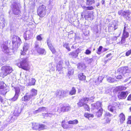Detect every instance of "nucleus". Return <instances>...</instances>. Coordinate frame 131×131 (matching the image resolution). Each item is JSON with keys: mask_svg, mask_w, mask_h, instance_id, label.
<instances>
[{"mask_svg": "<svg viewBox=\"0 0 131 131\" xmlns=\"http://www.w3.org/2000/svg\"><path fill=\"white\" fill-rule=\"evenodd\" d=\"M19 67L26 70H28L29 68L28 67V64L27 62V58H23L18 64Z\"/></svg>", "mask_w": 131, "mask_h": 131, "instance_id": "5", "label": "nucleus"}, {"mask_svg": "<svg viewBox=\"0 0 131 131\" xmlns=\"http://www.w3.org/2000/svg\"><path fill=\"white\" fill-rule=\"evenodd\" d=\"M76 92V90L75 88L74 87L72 88L71 90L70 91L69 94L70 95H72L75 94Z\"/></svg>", "mask_w": 131, "mask_h": 131, "instance_id": "42", "label": "nucleus"}, {"mask_svg": "<svg viewBox=\"0 0 131 131\" xmlns=\"http://www.w3.org/2000/svg\"><path fill=\"white\" fill-rule=\"evenodd\" d=\"M125 89H126L124 87L122 86H119L116 87L115 90V91H121L123 90H124Z\"/></svg>", "mask_w": 131, "mask_h": 131, "instance_id": "36", "label": "nucleus"}, {"mask_svg": "<svg viewBox=\"0 0 131 131\" xmlns=\"http://www.w3.org/2000/svg\"><path fill=\"white\" fill-rule=\"evenodd\" d=\"M58 109L57 111L59 113L61 112H65L69 110L70 107L68 106H64L62 105H60L59 107H58Z\"/></svg>", "mask_w": 131, "mask_h": 131, "instance_id": "11", "label": "nucleus"}, {"mask_svg": "<svg viewBox=\"0 0 131 131\" xmlns=\"http://www.w3.org/2000/svg\"><path fill=\"white\" fill-rule=\"evenodd\" d=\"M6 20L3 17L0 18V26H1L3 27L5 26L6 24Z\"/></svg>", "mask_w": 131, "mask_h": 131, "instance_id": "26", "label": "nucleus"}, {"mask_svg": "<svg viewBox=\"0 0 131 131\" xmlns=\"http://www.w3.org/2000/svg\"><path fill=\"white\" fill-rule=\"evenodd\" d=\"M13 38L12 50L13 51V52H9L7 53V54L8 57L9 58L14 57L15 55V52L17 50L21 43V40L18 36L14 35Z\"/></svg>", "mask_w": 131, "mask_h": 131, "instance_id": "1", "label": "nucleus"}, {"mask_svg": "<svg viewBox=\"0 0 131 131\" xmlns=\"http://www.w3.org/2000/svg\"><path fill=\"white\" fill-rule=\"evenodd\" d=\"M36 80L34 79H32L31 80L30 83V85H35Z\"/></svg>", "mask_w": 131, "mask_h": 131, "instance_id": "48", "label": "nucleus"}, {"mask_svg": "<svg viewBox=\"0 0 131 131\" xmlns=\"http://www.w3.org/2000/svg\"><path fill=\"white\" fill-rule=\"evenodd\" d=\"M95 3V1L94 0H87L86 2V5L88 6H91Z\"/></svg>", "mask_w": 131, "mask_h": 131, "instance_id": "32", "label": "nucleus"}, {"mask_svg": "<svg viewBox=\"0 0 131 131\" xmlns=\"http://www.w3.org/2000/svg\"><path fill=\"white\" fill-rule=\"evenodd\" d=\"M111 120L110 118H106V122L105 123L107 124L109 123L110 122Z\"/></svg>", "mask_w": 131, "mask_h": 131, "instance_id": "56", "label": "nucleus"}, {"mask_svg": "<svg viewBox=\"0 0 131 131\" xmlns=\"http://www.w3.org/2000/svg\"><path fill=\"white\" fill-rule=\"evenodd\" d=\"M67 93V92L65 91L58 90L55 92V94L57 97L61 99L66 96Z\"/></svg>", "mask_w": 131, "mask_h": 131, "instance_id": "9", "label": "nucleus"}, {"mask_svg": "<svg viewBox=\"0 0 131 131\" xmlns=\"http://www.w3.org/2000/svg\"><path fill=\"white\" fill-rule=\"evenodd\" d=\"M0 100L1 102H4V99H3V97L1 96H0Z\"/></svg>", "mask_w": 131, "mask_h": 131, "instance_id": "64", "label": "nucleus"}, {"mask_svg": "<svg viewBox=\"0 0 131 131\" xmlns=\"http://www.w3.org/2000/svg\"><path fill=\"white\" fill-rule=\"evenodd\" d=\"M120 122L121 124H123L125 120V115L123 113H121L119 115Z\"/></svg>", "mask_w": 131, "mask_h": 131, "instance_id": "23", "label": "nucleus"}, {"mask_svg": "<svg viewBox=\"0 0 131 131\" xmlns=\"http://www.w3.org/2000/svg\"><path fill=\"white\" fill-rule=\"evenodd\" d=\"M62 126L63 128L64 129H67L68 128V125L66 124H62Z\"/></svg>", "mask_w": 131, "mask_h": 131, "instance_id": "55", "label": "nucleus"}, {"mask_svg": "<svg viewBox=\"0 0 131 131\" xmlns=\"http://www.w3.org/2000/svg\"><path fill=\"white\" fill-rule=\"evenodd\" d=\"M2 77L4 78L11 73L13 71L12 68L9 66H2L1 69Z\"/></svg>", "mask_w": 131, "mask_h": 131, "instance_id": "4", "label": "nucleus"}, {"mask_svg": "<svg viewBox=\"0 0 131 131\" xmlns=\"http://www.w3.org/2000/svg\"><path fill=\"white\" fill-rule=\"evenodd\" d=\"M123 11H123L122 10H119L118 12V14L119 15H120L123 16Z\"/></svg>", "mask_w": 131, "mask_h": 131, "instance_id": "54", "label": "nucleus"}, {"mask_svg": "<svg viewBox=\"0 0 131 131\" xmlns=\"http://www.w3.org/2000/svg\"><path fill=\"white\" fill-rule=\"evenodd\" d=\"M129 36L128 32L126 31L123 32V34L122 37L126 38Z\"/></svg>", "mask_w": 131, "mask_h": 131, "instance_id": "44", "label": "nucleus"}, {"mask_svg": "<svg viewBox=\"0 0 131 131\" xmlns=\"http://www.w3.org/2000/svg\"><path fill=\"white\" fill-rule=\"evenodd\" d=\"M91 53V51L88 49L86 50L85 53L86 54H89Z\"/></svg>", "mask_w": 131, "mask_h": 131, "instance_id": "52", "label": "nucleus"}, {"mask_svg": "<svg viewBox=\"0 0 131 131\" xmlns=\"http://www.w3.org/2000/svg\"><path fill=\"white\" fill-rule=\"evenodd\" d=\"M43 108H44V107H40L38 109V110H36L35 112L36 113H37L38 112H40L42 111V109Z\"/></svg>", "mask_w": 131, "mask_h": 131, "instance_id": "51", "label": "nucleus"}, {"mask_svg": "<svg viewBox=\"0 0 131 131\" xmlns=\"http://www.w3.org/2000/svg\"><path fill=\"white\" fill-rule=\"evenodd\" d=\"M11 7L14 14L16 15L18 19L22 18V16L19 10L18 4L15 2H13L11 6Z\"/></svg>", "mask_w": 131, "mask_h": 131, "instance_id": "3", "label": "nucleus"}, {"mask_svg": "<svg viewBox=\"0 0 131 131\" xmlns=\"http://www.w3.org/2000/svg\"><path fill=\"white\" fill-rule=\"evenodd\" d=\"M2 51L5 53H7L9 52L8 47L6 44H3L1 45Z\"/></svg>", "mask_w": 131, "mask_h": 131, "instance_id": "20", "label": "nucleus"}, {"mask_svg": "<svg viewBox=\"0 0 131 131\" xmlns=\"http://www.w3.org/2000/svg\"><path fill=\"white\" fill-rule=\"evenodd\" d=\"M33 34L29 30L26 31L24 34V37L25 40L29 39L32 37Z\"/></svg>", "mask_w": 131, "mask_h": 131, "instance_id": "13", "label": "nucleus"}, {"mask_svg": "<svg viewBox=\"0 0 131 131\" xmlns=\"http://www.w3.org/2000/svg\"><path fill=\"white\" fill-rule=\"evenodd\" d=\"M40 48L39 47L38 42L37 41H36L35 43V46L34 47L35 50L37 51Z\"/></svg>", "mask_w": 131, "mask_h": 131, "instance_id": "43", "label": "nucleus"}, {"mask_svg": "<svg viewBox=\"0 0 131 131\" xmlns=\"http://www.w3.org/2000/svg\"><path fill=\"white\" fill-rule=\"evenodd\" d=\"M127 100L128 101L131 100V94L128 97Z\"/></svg>", "mask_w": 131, "mask_h": 131, "instance_id": "62", "label": "nucleus"}, {"mask_svg": "<svg viewBox=\"0 0 131 131\" xmlns=\"http://www.w3.org/2000/svg\"><path fill=\"white\" fill-rule=\"evenodd\" d=\"M129 70L128 67L125 66L118 69L117 72L119 73H122L124 76L127 77L129 75Z\"/></svg>", "mask_w": 131, "mask_h": 131, "instance_id": "6", "label": "nucleus"}, {"mask_svg": "<svg viewBox=\"0 0 131 131\" xmlns=\"http://www.w3.org/2000/svg\"><path fill=\"white\" fill-rule=\"evenodd\" d=\"M53 114L52 113H47V114H46V115H47V116H51V115H53Z\"/></svg>", "mask_w": 131, "mask_h": 131, "instance_id": "63", "label": "nucleus"}, {"mask_svg": "<svg viewBox=\"0 0 131 131\" xmlns=\"http://www.w3.org/2000/svg\"><path fill=\"white\" fill-rule=\"evenodd\" d=\"M91 105L94 108L97 109H100L101 108H102V103L99 101H97L95 103L92 104Z\"/></svg>", "mask_w": 131, "mask_h": 131, "instance_id": "17", "label": "nucleus"}, {"mask_svg": "<svg viewBox=\"0 0 131 131\" xmlns=\"http://www.w3.org/2000/svg\"><path fill=\"white\" fill-rule=\"evenodd\" d=\"M89 100L88 97H84L80 100L78 103H77L78 106V107H81L83 106L85 103H86Z\"/></svg>", "mask_w": 131, "mask_h": 131, "instance_id": "12", "label": "nucleus"}, {"mask_svg": "<svg viewBox=\"0 0 131 131\" xmlns=\"http://www.w3.org/2000/svg\"><path fill=\"white\" fill-rule=\"evenodd\" d=\"M108 109L110 111L113 112L114 110H115L116 108L114 106L111 105H109L108 107Z\"/></svg>", "mask_w": 131, "mask_h": 131, "instance_id": "37", "label": "nucleus"}, {"mask_svg": "<svg viewBox=\"0 0 131 131\" xmlns=\"http://www.w3.org/2000/svg\"><path fill=\"white\" fill-rule=\"evenodd\" d=\"M93 15L92 12L90 11H86V14L84 16L85 19L88 20H92L93 19Z\"/></svg>", "mask_w": 131, "mask_h": 131, "instance_id": "14", "label": "nucleus"}, {"mask_svg": "<svg viewBox=\"0 0 131 131\" xmlns=\"http://www.w3.org/2000/svg\"><path fill=\"white\" fill-rule=\"evenodd\" d=\"M74 72V70L73 69H71L70 70H69L68 73L67 74V76L70 78V76L73 75Z\"/></svg>", "mask_w": 131, "mask_h": 131, "instance_id": "40", "label": "nucleus"}, {"mask_svg": "<svg viewBox=\"0 0 131 131\" xmlns=\"http://www.w3.org/2000/svg\"><path fill=\"white\" fill-rule=\"evenodd\" d=\"M50 50H51V52H52L53 54H54L56 53V50L54 48H53L52 49Z\"/></svg>", "mask_w": 131, "mask_h": 131, "instance_id": "59", "label": "nucleus"}, {"mask_svg": "<svg viewBox=\"0 0 131 131\" xmlns=\"http://www.w3.org/2000/svg\"><path fill=\"white\" fill-rule=\"evenodd\" d=\"M62 66L63 68H68L69 69L70 67V65L69 64V60L68 59H66L65 60L64 63L63 62L62 63Z\"/></svg>", "mask_w": 131, "mask_h": 131, "instance_id": "22", "label": "nucleus"}, {"mask_svg": "<svg viewBox=\"0 0 131 131\" xmlns=\"http://www.w3.org/2000/svg\"><path fill=\"white\" fill-rule=\"evenodd\" d=\"M82 7L85 10H92L94 8V7L92 6L86 7L84 5L82 6Z\"/></svg>", "mask_w": 131, "mask_h": 131, "instance_id": "33", "label": "nucleus"}, {"mask_svg": "<svg viewBox=\"0 0 131 131\" xmlns=\"http://www.w3.org/2000/svg\"><path fill=\"white\" fill-rule=\"evenodd\" d=\"M122 78V77L121 75H118L117 76L116 78L118 79H121Z\"/></svg>", "mask_w": 131, "mask_h": 131, "instance_id": "61", "label": "nucleus"}, {"mask_svg": "<svg viewBox=\"0 0 131 131\" xmlns=\"http://www.w3.org/2000/svg\"><path fill=\"white\" fill-rule=\"evenodd\" d=\"M131 11L129 10L124 11L123 13V16L127 20L129 21L131 20Z\"/></svg>", "mask_w": 131, "mask_h": 131, "instance_id": "10", "label": "nucleus"}, {"mask_svg": "<svg viewBox=\"0 0 131 131\" xmlns=\"http://www.w3.org/2000/svg\"><path fill=\"white\" fill-rule=\"evenodd\" d=\"M29 48L28 45L27 43H25L24 44L23 47V50L24 51H26Z\"/></svg>", "mask_w": 131, "mask_h": 131, "instance_id": "41", "label": "nucleus"}, {"mask_svg": "<svg viewBox=\"0 0 131 131\" xmlns=\"http://www.w3.org/2000/svg\"><path fill=\"white\" fill-rule=\"evenodd\" d=\"M102 48L103 47L102 46H100L98 49L97 51V53L98 54H100Z\"/></svg>", "mask_w": 131, "mask_h": 131, "instance_id": "50", "label": "nucleus"}, {"mask_svg": "<svg viewBox=\"0 0 131 131\" xmlns=\"http://www.w3.org/2000/svg\"><path fill=\"white\" fill-rule=\"evenodd\" d=\"M31 124V128L32 129L39 131V124L34 122L32 123Z\"/></svg>", "mask_w": 131, "mask_h": 131, "instance_id": "21", "label": "nucleus"}, {"mask_svg": "<svg viewBox=\"0 0 131 131\" xmlns=\"http://www.w3.org/2000/svg\"><path fill=\"white\" fill-rule=\"evenodd\" d=\"M85 61L88 64H90L92 62L94 61L93 60V57L92 58L90 59L87 58L85 59Z\"/></svg>", "mask_w": 131, "mask_h": 131, "instance_id": "35", "label": "nucleus"}, {"mask_svg": "<svg viewBox=\"0 0 131 131\" xmlns=\"http://www.w3.org/2000/svg\"><path fill=\"white\" fill-rule=\"evenodd\" d=\"M83 106L84 107V108L85 109V110L88 111V110L89 109L88 106L85 103H84Z\"/></svg>", "mask_w": 131, "mask_h": 131, "instance_id": "49", "label": "nucleus"}, {"mask_svg": "<svg viewBox=\"0 0 131 131\" xmlns=\"http://www.w3.org/2000/svg\"><path fill=\"white\" fill-rule=\"evenodd\" d=\"M39 41H41L42 39V38L41 37L40 35L37 36L36 38Z\"/></svg>", "mask_w": 131, "mask_h": 131, "instance_id": "53", "label": "nucleus"}, {"mask_svg": "<svg viewBox=\"0 0 131 131\" xmlns=\"http://www.w3.org/2000/svg\"><path fill=\"white\" fill-rule=\"evenodd\" d=\"M128 94L127 92L122 91L119 94H118L117 96L118 98L121 99H125L126 97Z\"/></svg>", "mask_w": 131, "mask_h": 131, "instance_id": "18", "label": "nucleus"}, {"mask_svg": "<svg viewBox=\"0 0 131 131\" xmlns=\"http://www.w3.org/2000/svg\"><path fill=\"white\" fill-rule=\"evenodd\" d=\"M46 7L42 5L40 6L38 8L37 10V14L38 15L41 17H43L46 15Z\"/></svg>", "mask_w": 131, "mask_h": 131, "instance_id": "7", "label": "nucleus"}, {"mask_svg": "<svg viewBox=\"0 0 131 131\" xmlns=\"http://www.w3.org/2000/svg\"><path fill=\"white\" fill-rule=\"evenodd\" d=\"M86 68L85 64L83 63H79L78 64L77 68L80 70L84 69Z\"/></svg>", "mask_w": 131, "mask_h": 131, "instance_id": "25", "label": "nucleus"}, {"mask_svg": "<svg viewBox=\"0 0 131 131\" xmlns=\"http://www.w3.org/2000/svg\"><path fill=\"white\" fill-rule=\"evenodd\" d=\"M78 123V121L77 119H75L73 121H70L68 122V123L69 124H76Z\"/></svg>", "mask_w": 131, "mask_h": 131, "instance_id": "38", "label": "nucleus"}, {"mask_svg": "<svg viewBox=\"0 0 131 131\" xmlns=\"http://www.w3.org/2000/svg\"><path fill=\"white\" fill-rule=\"evenodd\" d=\"M63 47H65L67 49L68 51H70V49L69 47V44L68 43H66L63 45Z\"/></svg>", "mask_w": 131, "mask_h": 131, "instance_id": "45", "label": "nucleus"}, {"mask_svg": "<svg viewBox=\"0 0 131 131\" xmlns=\"http://www.w3.org/2000/svg\"><path fill=\"white\" fill-rule=\"evenodd\" d=\"M21 108L16 106L15 107V109L14 112V115L11 114L10 115L6 120V121L9 123H10L13 122L16 119V117L19 116L21 112Z\"/></svg>", "mask_w": 131, "mask_h": 131, "instance_id": "2", "label": "nucleus"}, {"mask_svg": "<svg viewBox=\"0 0 131 131\" xmlns=\"http://www.w3.org/2000/svg\"><path fill=\"white\" fill-rule=\"evenodd\" d=\"M131 54V49L130 50H128L126 52V55L127 56H128Z\"/></svg>", "mask_w": 131, "mask_h": 131, "instance_id": "57", "label": "nucleus"}, {"mask_svg": "<svg viewBox=\"0 0 131 131\" xmlns=\"http://www.w3.org/2000/svg\"><path fill=\"white\" fill-rule=\"evenodd\" d=\"M107 80L108 82L111 83L113 82L114 81V79L111 77L108 78L107 79Z\"/></svg>", "mask_w": 131, "mask_h": 131, "instance_id": "46", "label": "nucleus"}, {"mask_svg": "<svg viewBox=\"0 0 131 131\" xmlns=\"http://www.w3.org/2000/svg\"><path fill=\"white\" fill-rule=\"evenodd\" d=\"M37 91L35 89H33L31 90L30 94L29 95L32 98L37 95Z\"/></svg>", "mask_w": 131, "mask_h": 131, "instance_id": "30", "label": "nucleus"}, {"mask_svg": "<svg viewBox=\"0 0 131 131\" xmlns=\"http://www.w3.org/2000/svg\"><path fill=\"white\" fill-rule=\"evenodd\" d=\"M105 115L109 117H111L112 116V114H111L109 112H106L105 114Z\"/></svg>", "mask_w": 131, "mask_h": 131, "instance_id": "60", "label": "nucleus"}, {"mask_svg": "<svg viewBox=\"0 0 131 131\" xmlns=\"http://www.w3.org/2000/svg\"><path fill=\"white\" fill-rule=\"evenodd\" d=\"M119 43L120 44L125 45L126 44V38L122 37L121 41L119 42Z\"/></svg>", "mask_w": 131, "mask_h": 131, "instance_id": "39", "label": "nucleus"}, {"mask_svg": "<svg viewBox=\"0 0 131 131\" xmlns=\"http://www.w3.org/2000/svg\"><path fill=\"white\" fill-rule=\"evenodd\" d=\"M32 98L29 95H27L26 94L22 98V100L24 102H28L29 101V103L30 104H31L32 102L31 99Z\"/></svg>", "mask_w": 131, "mask_h": 131, "instance_id": "15", "label": "nucleus"}, {"mask_svg": "<svg viewBox=\"0 0 131 131\" xmlns=\"http://www.w3.org/2000/svg\"><path fill=\"white\" fill-rule=\"evenodd\" d=\"M79 79L81 80H84L85 79V76L83 73H80L78 75Z\"/></svg>", "mask_w": 131, "mask_h": 131, "instance_id": "29", "label": "nucleus"}, {"mask_svg": "<svg viewBox=\"0 0 131 131\" xmlns=\"http://www.w3.org/2000/svg\"><path fill=\"white\" fill-rule=\"evenodd\" d=\"M103 112V109L101 108L99 110L96 112V115L97 117H99L101 116Z\"/></svg>", "mask_w": 131, "mask_h": 131, "instance_id": "28", "label": "nucleus"}, {"mask_svg": "<svg viewBox=\"0 0 131 131\" xmlns=\"http://www.w3.org/2000/svg\"><path fill=\"white\" fill-rule=\"evenodd\" d=\"M84 116L86 118L88 119L89 120L91 119L94 117L93 115L92 114H89L88 113H85L84 115Z\"/></svg>", "mask_w": 131, "mask_h": 131, "instance_id": "27", "label": "nucleus"}, {"mask_svg": "<svg viewBox=\"0 0 131 131\" xmlns=\"http://www.w3.org/2000/svg\"><path fill=\"white\" fill-rule=\"evenodd\" d=\"M37 51L40 54L45 55L46 53V52L44 49L40 48L38 49Z\"/></svg>", "mask_w": 131, "mask_h": 131, "instance_id": "24", "label": "nucleus"}, {"mask_svg": "<svg viewBox=\"0 0 131 131\" xmlns=\"http://www.w3.org/2000/svg\"><path fill=\"white\" fill-rule=\"evenodd\" d=\"M63 63L62 61H59V64L57 65V71L59 72V73H63L62 70L63 66L62 65V63Z\"/></svg>", "mask_w": 131, "mask_h": 131, "instance_id": "19", "label": "nucleus"}, {"mask_svg": "<svg viewBox=\"0 0 131 131\" xmlns=\"http://www.w3.org/2000/svg\"><path fill=\"white\" fill-rule=\"evenodd\" d=\"M47 43L48 45L50 50H51L52 49L54 48L53 46L52 45L51 41L49 39H47Z\"/></svg>", "mask_w": 131, "mask_h": 131, "instance_id": "31", "label": "nucleus"}, {"mask_svg": "<svg viewBox=\"0 0 131 131\" xmlns=\"http://www.w3.org/2000/svg\"><path fill=\"white\" fill-rule=\"evenodd\" d=\"M4 83L3 82H0V89H3L5 86H4Z\"/></svg>", "mask_w": 131, "mask_h": 131, "instance_id": "47", "label": "nucleus"}, {"mask_svg": "<svg viewBox=\"0 0 131 131\" xmlns=\"http://www.w3.org/2000/svg\"><path fill=\"white\" fill-rule=\"evenodd\" d=\"M49 67L51 69H52V70H54V69L53 66H52V63H50L49 64Z\"/></svg>", "mask_w": 131, "mask_h": 131, "instance_id": "58", "label": "nucleus"}, {"mask_svg": "<svg viewBox=\"0 0 131 131\" xmlns=\"http://www.w3.org/2000/svg\"><path fill=\"white\" fill-rule=\"evenodd\" d=\"M80 50L79 49H77L75 51L70 52L69 53V55L71 56L72 58H75L78 56V54L79 53Z\"/></svg>", "mask_w": 131, "mask_h": 131, "instance_id": "16", "label": "nucleus"}, {"mask_svg": "<svg viewBox=\"0 0 131 131\" xmlns=\"http://www.w3.org/2000/svg\"><path fill=\"white\" fill-rule=\"evenodd\" d=\"M24 88V87L20 86L19 87H14L15 89V93L14 97L12 99V100L15 101L16 100L19 95V94L20 92V89H23Z\"/></svg>", "mask_w": 131, "mask_h": 131, "instance_id": "8", "label": "nucleus"}, {"mask_svg": "<svg viewBox=\"0 0 131 131\" xmlns=\"http://www.w3.org/2000/svg\"><path fill=\"white\" fill-rule=\"evenodd\" d=\"M47 128V126L45 125L41 124H39V131L43 130Z\"/></svg>", "mask_w": 131, "mask_h": 131, "instance_id": "34", "label": "nucleus"}]
</instances>
